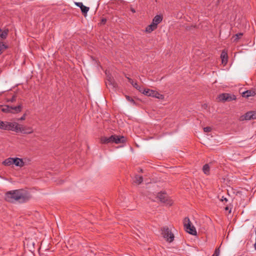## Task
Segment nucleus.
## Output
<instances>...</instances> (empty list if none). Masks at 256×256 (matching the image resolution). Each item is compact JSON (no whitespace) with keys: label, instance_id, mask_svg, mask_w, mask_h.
Returning <instances> with one entry per match:
<instances>
[{"label":"nucleus","instance_id":"6e6552de","mask_svg":"<svg viewBox=\"0 0 256 256\" xmlns=\"http://www.w3.org/2000/svg\"><path fill=\"white\" fill-rule=\"evenodd\" d=\"M0 128H22L16 122H2L0 120Z\"/></svg>","mask_w":256,"mask_h":256},{"label":"nucleus","instance_id":"c756f323","mask_svg":"<svg viewBox=\"0 0 256 256\" xmlns=\"http://www.w3.org/2000/svg\"><path fill=\"white\" fill-rule=\"evenodd\" d=\"M204 130V132L206 134H208V133H209L210 132H211L212 130V129H208V128H206V129H203Z\"/></svg>","mask_w":256,"mask_h":256},{"label":"nucleus","instance_id":"1a4fd4ad","mask_svg":"<svg viewBox=\"0 0 256 256\" xmlns=\"http://www.w3.org/2000/svg\"><path fill=\"white\" fill-rule=\"evenodd\" d=\"M144 94L146 96L154 97L158 99L162 100L164 98V96L159 94L158 92L148 88L145 90Z\"/></svg>","mask_w":256,"mask_h":256},{"label":"nucleus","instance_id":"20e7f679","mask_svg":"<svg viewBox=\"0 0 256 256\" xmlns=\"http://www.w3.org/2000/svg\"><path fill=\"white\" fill-rule=\"evenodd\" d=\"M162 234L167 242H172L174 241V236L168 226H164L161 228Z\"/></svg>","mask_w":256,"mask_h":256},{"label":"nucleus","instance_id":"7ed1b4c3","mask_svg":"<svg viewBox=\"0 0 256 256\" xmlns=\"http://www.w3.org/2000/svg\"><path fill=\"white\" fill-rule=\"evenodd\" d=\"M22 105L21 104L18 106H12L9 105H5L2 106L0 110L5 113H13L17 114L21 112L22 109Z\"/></svg>","mask_w":256,"mask_h":256},{"label":"nucleus","instance_id":"72a5a7b5","mask_svg":"<svg viewBox=\"0 0 256 256\" xmlns=\"http://www.w3.org/2000/svg\"><path fill=\"white\" fill-rule=\"evenodd\" d=\"M222 201H226V202H227L228 201V199L226 198H224V196L222 197V198L221 199Z\"/></svg>","mask_w":256,"mask_h":256},{"label":"nucleus","instance_id":"f704fd0d","mask_svg":"<svg viewBox=\"0 0 256 256\" xmlns=\"http://www.w3.org/2000/svg\"><path fill=\"white\" fill-rule=\"evenodd\" d=\"M130 10L133 12V13H134L136 12V10H134V8H130Z\"/></svg>","mask_w":256,"mask_h":256},{"label":"nucleus","instance_id":"39448f33","mask_svg":"<svg viewBox=\"0 0 256 256\" xmlns=\"http://www.w3.org/2000/svg\"><path fill=\"white\" fill-rule=\"evenodd\" d=\"M184 226L186 231L190 234L196 236V230L192 223L188 217H186L184 220Z\"/></svg>","mask_w":256,"mask_h":256},{"label":"nucleus","instance_id":"b1692460","mask_svg":"<svg viewBox=\"0 0 256 256\" xmlns=\"http://www.w3.org/2000/svg\"><path fill=\"white\" fill-rule=\"evenodd\" d=\"M8 48L7 45L5 44L3 42H0V54L6 48Z\"/></svg>","mask_w":256,"mask_h":256},{"label":"nucleus","instance_id":"393cba45","mask_svg":"<svg viewBox=\"0 0 256 256\" xmlns=\"http://www.w3.org/2000/svg\"><path fill=\"white\" fill-rule=\"evenodd\" d=\"M242 35L243 34L242 32L236 34L233 37L234 38V42H237Z\"/></svg>","mask_w":256,"mask_h":256},{"label":"nucleus","instance_id":"f03ea898","mask_svg":"<svg viewBox=\"0 0 256 256\" xmlns=\"http://www.w3.org/2000/svg\"><path fill=\"white\" fill-rule=\"evenodd\" d=\"M126 142V138L124 136L113 134L110 137L102 136L100 138V142L102 144H123Z\"/></svg>","mask_w":256,"mask_h":256},{"label":"nucleus","instance_id":"4be33fe9","mask_svg":"<svg viewBox=\"0 0 256 256\" xmlns=\"http://www.w3.org/2000/svg\"><path fill=\"white\" fill-rule=\"evenodd\" d=\"M134 88L138 90L140 92L144 94V91H145V88H144L142 87L139 86L137 82H134V86H133Z\"/></svg>","mask_w":256,"mask_h":256},{"label":"nucleus","instance_id":"7c9ffc66","mask_svg":"<svg viewBox=\"0 0 256 256\" xmlns=\"http://www.w3.org/2000/svg\"><path fill=\"white\" fill-rule=\"evenodd\" d=\"M106 22V19L105 18H103L102 19L100 22V24H104Z\"/></svg>","mask_w":256,"mask_h":256},{"label":"nucleus","instance_id":"4468645a","mask_svg":"<svg viewBox=\"0 0 256 256\" xmlns=\"http://www.w3.org/2000/svg\"><path fill=\"white\" fill-rule=\"evenodd\" d=\"M220 58H222V64H226L227 63L228 56L227 52H226L224 50L222 51L220 54Z\"/></svg>","mask_w":256,"mask_h":256},{"label":"nucleus","instance_id":"2f4dec72","mask_svg":"<svg viewBox=\"0 0 256 256\" xmlns=\"http://www.w3.org/2000/svg\"><path fill=\"white\" fill-rule=\"evenodd\" d=\"M128 82L132 85V86H134V80L130 78H128Z\"/></svg>","mask_w":256,"mask_h":256},{"label":"nucleus","instance_id":"c9c22d12","mask_svg":"<svg viewBox=\"0 0 256 256\" xmlns=\"http://www.w3.org/2000/svg\"><path fill=\"white\" fill-rule=\"evenodd\" d=\"M254 248L256 250V242H255V244H254Z\"/></svg>","mask_w":256,"mask_h":256},{"label":"nucleus","instance_id":"f8f14e48","mask_svg":"<svg viewBox=\"0 0 256 256\" xmlns=\"http://www.w3.org/2000/svg\"><path fill=\"white\" fill-rule=\"evenodd\" d=\"M14 164H15V166L20 168L24 166V162L22 159L18 158H14Z\"/></svg>","mask_w":256,"mask_h":256},{"label":"nucleus","instance_id":"a211bd4d","mask_svg":"<svg viewBox=\"0 0 256 256\" xmlns=\"http://www.w3.org/2000/svg\"><path fill=\"white\" fill-rule=\"evenodd\" d=\"M2 164L4 166H10L12 164H14V158H6L2 162Z\"/></svg>","mask_w":256,"mask_h":256},{"label":"nucleus","instance_id":"412c9836","mask_svg":"<svg viewBox=\"0 0 256 256\" xmlns=\"http://www.w3.org/2000/svg\"><path fill=\"white\" fill-rule=\"evenodd\" d=\"M80 8L82 14L84 15V16H86V15L87 14L88 11L89 10L90 8L83 5Z\"/></svg>","mask_w":256,"mask_h":256},{"label":"nucleus","instance_id":"2eb2a0df","mask_svg":"<svg viewBox=\"0 0 256 256\" xmlns=\"http://www.w3.org/2000/svg\"><path fill=\"white\" fill-rule=\"evenodd\" d=\"M16 132L22 134H31L33 132L32 129H10Z\"/></svg>","mask_w":256,"mask_h":256},{"label":"nucleus","instance_id":"9d476101","mask_svg":"<svg viewBox=\"0 0 256 256\" xmlns=\"http://www.w3.org/2000/svg\"><path fill=\"white\" fill-rule=\"evenodd\" d=\"M252 119H256V110L247 112L244 115L241 116L240 118L241 120H250Z\"/></svg>","mask_w":256,"mask_h":256},{"label":"nucleus","instance_id":"4c0bfd02","mask_svg":"<svg viewBox=\"0 0 256 256\" xmlns=\"http://www.w3.org/2000/svg\"><path fill=\"white\" fill-rule=\"evenodd\" d=\"M204 128H210V126H206V127H204Z\"/></svg>","mask_w":256,"mask_h":256},{"label":"nucleus","instance_id":"a878e982","mask_svg":"<svg viewBox=\"0 0 256 256\" xmlns=\"http://www.w3.org/2000/svg\"><path fill=\"white\" fill-rule=\"evenodd\" d=\"M126 100L130 102H132L134 104H135V102H134V100L132 98H131V97H130V96H126Z\"/></svg>","mask_w":256,"mask_h":256},{"label":"nucleus","instance_id":"bb28decb","mask_svg":"<svg viewBox=\"0 0 256 256\" xmlns=\"http://www.w3.org/2000/svg\"><path fill=\"white\" fill-rule=\"evenodd\" d=\"M220 253V250L219 248H216L214 254L212 256H218Z\"/></svg>","mask_w":256,"mask_h":256},{"label":"nucleus","instance_id":"473e14b6","mask_svg":"<svg viewBox=\"0 0 256 256\" xmlns=\"http://www.w3.org/2000/svg\"><path fill=\"white\" fill-rule=\"evenodd\" d=\"M26 114H24L20 118V120H24L25 119Z\"/></svg>","mask_w":256,"mask_h":256},{"label":"nucleus","instance_id":"aec40b11","mask_svg":"<svg viewBox=\"0 0 256 256\" xmlns=\"http://www.w3.org/2000/svg\"><path fill=\"white\" fill-rule=\"evenodd\" d=\"M8 30H2V29H0V38L2 39H5L6 38L8 34Z\"/></svg>","mask_w":256,"mask_h":256},{"label":"nucleus","instance_id":"6ab92c4d","mask_svg":"<svg viewBox=\"0 0 256 256\" xmlns=\"http://www.w3.org/2000/svg\"><path fill=\"white\" fill-rule=\"evenodd\" d=\"M143 181V178L142 176L136 175L134 180V182L138 184H140Z\"/></svg>","mask_w":256,"mask_h":256},{"label":"nucleus","instance_id":"cd10ccee","mask_svg":"<svg viewBox=\"0 0 256 256\" xmlns=\"http://www.w3.org/2000/svg\"><path fill=\"white\" fill-rule=\"evenodd\" d=\"M16 100V96H13L10 99H7V102H14Z\"/></svg>","mask_w":256,"mask_h":256},{"label":"nucleus","instance_id":"c85d7f7f","mask_svg":"<svg viewBox=\"0 0 256 256\" xmlns=\"http://www.w3.org/2000/svg\"><path fill=\"white\" fill-rule=\"evenodd\" d=\"M74 4L78 7L81 8L84 4L82 2H75Z\"/></svg>","mask_w":256,"mask_h":256},{"label":"nucleus","instance_id":"5701e85b","mask_svg":"<svg viewBox=\"0 0 256 256\" xmlns=\"http://www.w3.org/2000/svg\"><path fill=\"white\" fill-rule=\"evenodd\" d=\"M202 170L204 172L208 175L210 174V166L208 164H206L203 166Z\"/></svg>","mask_w":256,"mask_h":256},{"label":"nucleus","instance_id":"f257e3e1","mask_svg":"<svg viewBox=\"0 0 256 256\" xmlns=\"http://www.w3.org/2000/svg\"><path fill=\"white\" fill-rule=\"evenodd\" d=\"M30 198V192L22 189L10 190L5 194V200L10 202L24 203L29 200Z\"/></svg>","mask_w":256,"mask_h":256},{"label":"nucleus","instance_id":"9b49d317","mask_svg":"<svg viewBox=\"0 0 256 256\" xmlns=\"http://www.w3.org/2000/svg\"><path fill=\"white\" fill-rule=\"evenodd\" d=\"M106 86L109 88L114 89L117 88L118 84L114 81V79L111 76H108L107 80L106 82Z\"/></svg>","mask_w":256,"mask_h":256},{"label":"nucleus","instance_id":"0eeeda50","mask_svg":"<svg viewBox=\"0 0 256 256\" xmlns=\"http://www.w3.org/2000/svg\"><path fill=\"white\" fill-rule=\"evenodd\" d=\"M218 98L220 101L222 102H230L232 100H235L236 99V96L234 94L224 93L220 94L218 96Z\"/></svg>","mask_w":256,"mask_h":256},{"label":"nucleus","instance_id":"e433bc0d","mask_svg":"<svg viewBox=\"0 0 256 256\" xmlns=\"http://www.w3.org/2000/svg\"><path fill=\"white\" fill-rule=\"evenodd\" d=\"M225 210H228V206L226 207L225 208Z\"/></svg>","mask_w":256,"mask_h":256},{"label":"nucleus","instance_id":"ddd939ff","mask_svg":"<svg viewBox=\"0 0 256 256\" xmlns=\"http://www.w3.org/2000/svg\"><path fill=\"white\" fill-rule=\"evenodd\" d=\"M162 16L156 15L153 18L152 22L158 26V24H159L162 20Z\"/></svg>","mask_w":256,"mask_h":256},{"label":"nucleus","instance_id":"423d86ee","mask_svg":"<svg viewBox=\"0 0 256 256\" xmlns=\"http://www.w3.org/2000/svg\"><path fill=\"white\" fill-rule=\"evenodd\" d=\"M158 200L166 205L171 206L172 202L170 199L168 194L165 192H159L156 198Z\"/></svg>","mask_w":256,"mask_h":256},{"label":"nucleus","instance_id":"f3484780","mask_svg":"<svg viewBox=\"0 0 256 256\" xmlns=\"http://www.w3.org/2000/svg\"><path fill=\"white\" fill-rule=\"evenodd\" d=\"M157 26H156L152 22V24L148 25L146 28V31L148 33H150L153 30H155L157 28Z\"/></svg>","mask_w":256,"mask_h":256},{"label":"nucleus","instance_id":"58836bf2","mask_svg":"<svg viewBox=\"0 0 256 256\" xmlns=\"http://www.w3.org/2000/svg\"><path fill=\"white\" fill-rule=\"evenodd\" d=\"M140 172H142V169H140Z\"/></svg>","mask_w":256,"mask_h":256},{"label":"nucleus","instance_id":"dca6fc26","mask_svg":"<svg viewBox=\"0 0 256 256\" xmlns=\"http://www.w3.org/2000/svg\"><path fill=\"white\" fill-rule=\"evenodd\" d=\"M256 94V92L253 90H246L242 93V96L244 98H248L250 96H254Z\"/></svg>","mask_w":256,"mask_h":256}]
</instances>
